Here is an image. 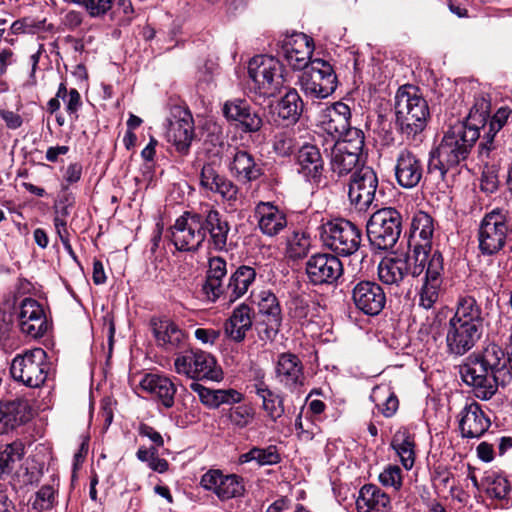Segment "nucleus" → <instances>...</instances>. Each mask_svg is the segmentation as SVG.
<instances>
[{"label":"nucleus","instance_id":"nucleus-38","mask_svg":"<svg viewBox=\"0 0 512 512\" xmlns=\"http://www.w3.org/2000/svg\"><path fill=\"white\" fill-rule=\"evenodd\" d=\"M141 388L153 395L165 408H171L174 405L176 386L170 378L158 375L147 374L140 382Z\"/></svg>","mask_w":512,"mask_h":512},{"label":"nucleus","instance_id":"nucleus-45","mask_svg":"<svg viewBox=\"0 0 512 512\" xmlns=\"http://www.w3.org/2000/svg\"><path fill=\"white\" fill-rule=\"evenodd\" d=\"M303 110V102L295 89H289L277 105L280 118L288 124L298 121Z\"/></svg>","mask_w":512,"mask_h":512},{"label":"nucleus","instance_id":"nucleus-15","mask_svg":"<svg viewBox=\"0 0 512 512\" xmlns=\"http://www.w3.org/2000/svg\"><path fill=\"white\" fill-rule=\"evenodd\" d=\"M444 263L439 251H434L424 266V280L418 291L419 306L429 310L438 301L443 283Z\"/></svg>","mask_w":512,"mask_h":512},{"label":"nucleus","instance_id":"nucleus-21","mask_svg":"<svg viewBox=\"0 0 512 512\" xmlns=\"http://www.w3.org/2000/svg\"><path fill=\"white\" fill-rule=\"evenodd\" d=\"M314 46L312 39L303 33H294L282 41L281 54L294 70H303L310 64Z\"/></svg>","mask_w":512,"mask_h":512},{"label":"nucleus","instance_id":"nucleus-53","mask_svg":"<svg viewBox=\"0 0 512 512\" xmlns=\"http://www.w3.org/2000/svg\"><path fill=\"white\" fill-rule=\"evenodd\" d=\"M255 411L252 406L243 404L230 409L229 420L238 427L244 428L248 426L254 419Z\"/></svg>","mask_w":512,"mask_h":512},{"label":"nucleus","instance_id":"nucleus-42","mask_svg":"<svg viewBox=\"0 0 512 512\" xmlns=\"http://www.w3.org/2000/svg\"><path fill=\"white\" fill-rule=\"evenodd\" d=\"M252 302L257 305L259 313L266 316L272 327L280 326L282 321L281 307L274 293L270 290H261L257 294L251 293Z\"/></svg>","mask_w":512,"mask_h":512},{"label":"nucleus","instance_id":"nucleus-46","mask_svg":"<svg viewBox=\"0 0 512 512\" xmlns=\"http://www.w3.org/2000/svg\"><path fill=\"white\" fill-rule=\"evenodd\" d=\"M491 109L490 99L485 95H477L474 98L473 106L464 121H458L463 123L469 128H475L480 132V127L486 126V120L489 119Z\"/></svg>","mask_w":512,"mask_h":512},{"label":"nucleus","instance_id":"nucleus-64","mask_svg":"<svg viewBox=\"0 0 512 512\" xmlns=\"http://www.w3.org/2000/svg\"><path fill=\"white\" fill-rule=\"evenodd\" d=\"M292 307H291V315L301 321L303 319H306L309 317V314H310V307H309V304L304 301L303 299H295L293 302H292Z\"/></svg>","mask_w":512,"mask_h":512},{"label":"nucleus","instance_id":"nucleus-48","mask_svg":"<svg viewBox=\"0 0 512 512\" xmlns=\"http://www.w3.org/2000/svg\"><path fill=\"white\" fill-rule=\"evenodd\" d=\"M385 417H391L398 409V399L395 394L386 386H377L370 396Z\"/></svg>","mask_w":512,"mask_h":512},{"label":"nucleus","instance_id":"nucleus-24","mask_svg":"<svg viewBox=\"0 0 512 512\" xmlns=\"http://www.w3.org/2000/svg\"><path fill=\"white\" fill-rule=\"evenodd\" d=\"M18 320L21 331L32 338L43 336L48 328L42 306L32 298L22 301Z\"/></svg>","mask_w":512,"mask_h":512},{"label":"nucleus","instance_id":"nucleus-12","mask_svg":"<svg viewBox=\"0 0 512 512\" xmlns=\"http://www.w3.org/2000/svg\"><path fill=\"white\" fill-rule=\"evenodd\" d=\"M364 147L361 130H351L347 137L336 141L330 155V167L338 177L346 176L356 169Z\"/></svg>","mask_w":512,"mask_h":512},{"label":"nucleus","instance_id":"nucleus-60","mask_svg":"<svg viewBox=\"0 0 512 512\" xmlns=\"http://www.w3.org/2000/svg\"><path fill=\"white\" fill-rule=\"evenodd\" d=\"M512 115V109L508 106H501L497 109L494 115L488 120L492 124V130H501L507 123Z\"/></svg>","mask_w":512,"mask_h":512},{"label":"nucleus","instance_id":"nucleus-26","mask_svg":"<svg viewBox=\"0 0 512 512\" xmlns=\"http://www.w3.org/2000/svg\"><path fill=\"white\" fill-rule=\"evenodd\" d=\"M202 226L208 244L218 251H226L230 225L226 218L216 209H209L202 214Z\"/></svg>","mask_w":512,"mask_h":512},{"label":"nucleus","instance_id":"nucleus-9","mask_svg":"<svg viewBox=\"0 0 512 512\" xmlns=\"http://www.w3.org/2000/svg\"><path fill=\"white\" fill-rule=\"evenodd\" d=\"M175 371L192 380L223 379V371L213 355L202 350H189L178 355L174 360Z\"/></svg>","mask_w":512,"mask_h":512},{"label":"nucleus","instance_id":"nucleus-1","mask_svg":"<svg viewBox=\"0 0 512 512\" xmlns=\"http://www.w3.org/2000/svg\"><path fill=\"white\" fill-rule=\"evenodd\" d=\"M462 380L473 388L474 395L481 400L491 399L499 386L511 382L506 369L504 350L497 344H489L484 350L472 354L460 368Z\"/></svg>","mask_w":512,"mask_h":512},{"label":"nucleus","instance_id":"nucleus-3","mask_svg":"<svg viewBox=\"0 0 512 512\" xmlns=\"http://www.w3.org/2000/svg\"><path fill=\"white\" fill-rule=\"evenodd\" d=\"M395 115L401 133L414 137L426 126L429 117L427 101L414 86L404 85L395 95Z\"/></svg>","mask_w":512,"mask_h":512},{"label":"nucleus","instance_id":"nucleus-59","mask_svg":"<svg viewBox=\"0 0 512 512\" xmlns=\"http://www.w3.org/2000/svg\"><path fill=\"white\" fill-rule=\"evenodd\" d=\"M54 226L56 229V233L59 236V238L64 246V249L70 255H74V251H73V248H72V246L70 244V240H69V232L67 230L66 221L57 216L54 218Z\"/></svg>","mask_w":512,"mask_h":512},{"label":"nucleus","instance_id":"nucleus-31","mask_svg":"<svg viewBox=\"0 0 512 512\" xmlns=\"http://www.w3.org/2000/svg\"><path fill=\"white\" fill-rule=\"evenodd\" d=\"M223 114L229 121L238 122L244 132H258L263 125L262 117L245 100L227 101L223 106Z\"/></svg>","mask_w":512,"mask_h":512},{"label":"nucleus","instance_id":"nucleus-44","mask_svg":"<svg viewBox=\"0 0 512 512\" xmlns=\"http://www.w3.org/2000/svg\"><path fill=\"white\" fill-rule=\"evenodd\" d=\"M255 393L262 399V407L268 417L276 421L284 414L283 400L261 380L254 384Z\"/></svg>","mask_w":512,"mask_h":512},{"label":"nucleus","instance_id":"nucleus-17","mask_svg":"<svg viewBox=\"0 0 512 512\" xmlns=\"http://www.w3.org/2000/svg\"><path fill=\"white\" fill-rule=\"evenodd\" d=\"M194 136V125L191 113L180 106L171 110V119L166 132L167 140L176 150L186 154Z\"/></svg>","mask_w":512,"mask_h":512},{"label":"nucleus","instance_id":"nucleus-19","mask_svg":"<svg viewBox=\"0 0 512 512\" xmlns=\"http://www.w3.org/2000/svg\"><path fill=\"white\" fill-rule=\"evenodd\" d=\"M394 174L397 184L404 189L419 185L424 175L422 159L409 149H401L395 158Z\"/></svg>","mask_w":512,"mask_h":512},{"label":"nucleus","instance_id":"nucleus-13","mask_svg":"<svg viewBox=\"0 0 512 512\" xmlns=\"http://www.w3.org/2000/svg\"><path fill=\"white\" fill-rule=\"evenodd\" d=\"M171 240L179 251H197L205 241L202 214L185 212L171 227Z\"/></svg>","mask_w":512,"mask_h":512},{"label":"nucleus","instance_id":"nucleus-32","mask_svg":"<svg viewBox=\"0 0 512 512\" xmlns=\"http://www.w3.org/2000/svg\"><path fill=\"white\" fill-rule=\"evenodd\" d=\"M31 407L25 399L0 402V434L8 433L31 418Z\"/></svg>","mask_w":512,"mask_h":512},{"label":"nucleus","instance_id":"nucleus-36","mask_svg":"<svg viewBox=\"0 0 512 512\" xmlns=\"http://www.w3.org/2000/svg\"><path fill=\"white\" fill-rule=\"evenodd\" d=\"M190 389L198 395L200 402L210 409H216L223 404L240 403L243 399V395L235 389H210L198 382H192Z\"/></svg>","mask_w":512,"mask_h":512},{"label":"nucleus","instance_id":"nucleus-61","mask_svg":"<svg viewBox=\"0 0 512 512\" xmlns=\"http://www.w3.org/2000/svg\"><path fill=\"white\" fill-rule=\"evenodd\" d=\"M64 102L66 111L73 120H76L78 118L77 112L82 105L80 93L76 89H70L68 98Z\"/></svg>","mask_w":512,"mask_h":512},{"label":"nucleus","instance_id":"nucleus-20","mask_svg":"<svg viewBox=\"0 0 512 512\" xmlns=\"http://www.w3.org/2000/svg\"><path fill=\"white\" fill-rule=\"evenodd\" d=\"M483 330L449 320L446 328L447 352L462 356L470 351L481 338Z\"/></svg>","mask_w":512,"mask_h":512},{"label":"nucleus","instance_id":"nucleus-58","mask_svg":"<svg viewBox=\"0 0 512 512\" xmlns=\"http://www.w3.org/2000/svg\"><path fill=\"white\" fill-rule=\"evenodd\" d=\"M273 149L279 156H289L294 150V139L285 133H278L273 141Z\"/></svg>","mask_w":512,"mask_h":512},{"label":"nucleus","instance_id":"nucleus-6","mask_svg":"<svg viewBox=\"0 0 512 512\" xmlns=\"http://www.w3.org/2000/svg\"><path fill=\"white\" fill-rule=\"evenodd\" d=\"M248 74L260 95L274 97L286 82L281 62L268 55H257L248 64Z\"/></svg>","mask_w":512,"mask_h":512},{"label":"nucleus","instance_id":"nucleus-25","mask_svg":"<svg viewBox=\"0 0 512 512\" xmlns=\"http://www.w3.org/2000/svg\"><path fill=\"white\" fill-rule=\"evenodd\" d=\"M351 111L347 104L336 102L330 107L324 109L319 117L320 127L332 137H340L347 134L351 130L350 127Z\"/></svg>","mask_w":512,"mask_h":512},{"label":"nucleus","instance_id":"nucleus-10","mask_svg":"<svg viewBox=\"0 0 512 512\" xmlns=\"http://www.w3.org/2000/svg\"><path fill=\"white\" fill-rule=\"evenodd\" d=\"M299 78L300 86L305 95L324 99L337 88V76L333 67L325 60L314 59L303 69Z\"/></svg>","mask_w":512,"mask_h":512},{"label":"nucleus","instance_id":"nucleus-27","mask_svg":"<svg viewBox=\"0 0 512 512\" xmlns=\"http://www.w3.org/2000/svg\"><path fill=\"white\" fill-rule=\"evenodd\" d=\"M490 425L489 417L477 402L467 403L460 412L459 429L463 438H480Z\"/></svg>","mask_w":512,"mask_h":512},{"label":"nucleus","instance_id":"nucleus-11","mask_svg":"<svg viewBox=\"0 0 512 512\" xmlns=\"http://www.w3.org/2000/svg\"><path fill=\"white\" fill-rule=\"evenodd\" d=\"M434 220L426 212H417L411 223V239L413 241L412 276L418 277L423 273L425 263L433 254L432 238L434 235Z\"/></svg>","mask_w":512,"mask_h":512},{"label":"nucleus","instance_id":"nucleus-29","mask_svg":"<svg viewBox=\"0 0 512 512\" xmlns=\"http://www.w3.org/2000/svg\"><path fill=\"white\" fill-rule=\"evenodd\" d=\"M277 381L294 392L304 383L303 365L298 356L292 353H282L278 356L275 366Z\"/></svg>","mask_w":512,"mask_h":512},{"label":"nucleus","instance_id":"nucleus-14","mask_svg":"<svg viewBox=\"0 0 512 512\" xmlns=\"http://www.w3.org/2000/svg\"><path fill=\"white\" fill-rule=\"evenodd\" d=\"M378 188L376 172L368 166H362L353 172L348 189V198L359 211H366L375 200Z\"/></svg>","mask_w":512,"mask_h":512},{"label":"nucleus","instance_id":"nucleus-56","mask_svg":"<svg viewBox=\"0 0 512 512\" xmlns=\"http://www.w3.org/2000/svg\"><path fill=\"white\" fill-rule=\"evenodd\" d=\"M56 502V490L51 485L42 486L35 495L33 507L37 510H49Z\"/></svg>","mask_w":512,"mask_h":512},{"label":"nucleus","instance_id":"nucleus-54","mask_svg":"<svg viewBox=\"0 0 512 512\" xmlns=\"http://www.w3.org/2000/svg\"><path fill=\"white\" fill-rule=\"evenodd\" d=\"M480 130H483L482 141L479 145L480 154L488 157L490 152L500 144L498 137L500 131L496 130V128L492 130V124L488 120H486V126L480 127Z\"/></svg>","mask_w":512,"mask_h":512},{"label":"nucleus","instance_id":"nucleus-35","mask_svg":"<svg viewBox=\"0 0 512 512\" xmlns=\"http://www.w3.org/2000/svg\"><path fill=\"white\" fill-rule=\"evenodd\" d=\"M226 274L227 263L225 259L222 257H212L209 259L206 280L202 287V291L208 301L216 302L224 294L225 286L222 280Z\"/></svg>","mask_w":512,"mask_h":512},{"label":"nucleus","instance_id":"nucleus-23","mask_svg":"<svg viewBox=\"0 0 512 512\" xmlns=\"http://www.w3.org/2000/svg\"><path fill=\"white\" fill-rule=\"evenodd\" d=\"M257 228L266 237L274 238L287 227L288 220L285 212L273 202L260 201L254 209Z\"/></svg>","mask_w":512,"mask_h":512},{"label":"nucleus","instance_id":"nucleus-33","mask_svg":"<svg viewBox=\"0 0 512 512\" xmlns=\"http://www.w3.org/2000/svg\"><path fill=\"white\" fill-rule=\"evenodd\" d=\"M412 269L410 257L406 254L386 257L378 265V277L386 285L398 286L405 276L408 274L412 275Z\"/></svg>","mask_w":512,"mask_h":512},{"label":"nucleus","instance_id":"nucleus-63","mask_svg":"<svg viewBox=\"0 0 512 512\" xmlns=\"http://www.w3.org/2000/svg\"><path fill=\"white\" fill-rule=\"evenodd\" d=\"M218 175L219 173L212 164H204L200 173V185L202 188L207 190Z\"/></svg>","mask_w":512,"mask_h":512},{"label":"nucleus","instance_id":"nucleus-50","mask_svg":"<svg viewBox=\"0 0 512 512\" xmlns=\"http://www.w3.org/2000/svg\"><path fill=\"white\" fill-rule=\"evenodd\" d=\"M286 242V256L289 259L298 260L308 254L310 239L304 232L293 231Z\"/></svg>","mask_w":512,"mask_h":512},{"label":"nucleus","instance_id":"nucleus-2","mask_svg":"<svg viewBox=\"0 0 512 512\" xmlns=\"http://www.w3.org/2000/svg\"><path fill=\"white\" fill-rule=\"evenodd\" d=\"M479 137L478 130L463 123L450 125L439 146L430 152L428 176L435 181L444 180L449 169L459 166L467 159Z\"/></svg>","mask_w":512,"mask_h":512},{"label":"nucleus","instance_id":"nucleus-18","mask_svg":"<svg viewBox=\"0 0 512 512\" xmlns=\"http://www.w3.org/2000/svg\"><path fill=\"white\" fill-rule=\"evenodd\" d=\"M306 273L314 285L332 284L342 275L343 265L337 256L319 253L308 259Z\"/></svg>","mask_w":512,"mask_h":512},{"label":"nucleus","instance_id":"nucleus-34","mask_svg":"<svg viewBox=\"0 0 512 512\" xmlns=\"http://www.w3.org/2000/svg\"><path fill=\"white\" fill-rule=\"evenodd\" d=\"M257 272L255 268L248 265H241L230 275L225 286L224 294L221 297L232 303L246 295L256 281Z\"/></svg>","mask_w":512,"mask_h":512},{"label":"nucleus","instance_id":"nucleus-43","mask_svg":"<svg viewBox=\"0 0 512 512\" xmlns=\"http://www.w3.org/2000/svg\"><path fill=\"white\" fill-rule=\"evenodd\" d=\"M391 445L405 469H411L415 462L414 436L407 429H400L394 434Z\"/></svg>","mask_w":512,"mask_h":512},{"label":"nucleus","instance_id":"nucleus-22","mask_svg":"<svg viewBox=\"0 0 512 512\" xmlns=\"http://www.w3.org/2000/svg\"><path fill=\"white\" fill-rule=\"evenodd\" d=\"M200 484L205 490L213 491L220 500L239 497L244 492V484L239 476L225 475L216 469L206 472L202 476Z\"/></svg>","mask_w":512,"mask_h":512},{"label":"nucleus","instance_id":"nucleus-37","mask_svg":"<svg viewBox=\"0 0 512 512\" xmlns=\"http://www.w3.org/2000/svg\"><path fill=\"white\" fill-rule=\"evenodd\" d=\"M356 509L357 512H390L391 500L377 485L365 484L359 490Z\"/></svg>","mask_w":512,"mask_h":512},{"label":"nucleus","instance_id":"nucleus-51","mask_svg":"<svg viewBox=\"0 0 512 512\" xmlns=\"http://www.w3.org/2000/svg\"><path fill=\"white\" fill-rule=\"evenodd\" d=\"M136 455L141 462L147 463L148 467L153 471L164 473L168 470L169 464L167 460L159 458L156 447H140Z\"/></svg>","mask_w":512,"mask_h":512},{"label":"nucleus","instance_id":"nucleus-7","mask_svg":"<svg viewBox=\"0 0 512 512\" xmlns=\"http://www.w3.org/2000/svg\"><path fill=\"white\" fill-rule=\"evenodd\" d=\"M320 229L323 244L339 255L350 256L360 248L361 229L346 219L329 220L323 223Z\"/></svg>","mask_w":512,"mask_h":512},{"label":"nucleus","instance_id":"nucleus-16","mask_svg":"<svg viewBox=\"0 0 512 512\" xmlns=\"http://www.w3.org/2000/svg\"><path fill=\"white\" fill-rule=\"evenodd\" d=\"M351 294L356 309L368 316L380 314L386 305V294L381 285L374 281L357 282Z\"/></svg>","mask_w":512,"mask_h":512},{"label":"nucleus","instance_id":"nucleus-4","mask_svg":"<svg viewBox=\"0 0 512 512\" xmlns=\"http://www.w3.org/2000/svg\"><path fill=\"white\" fill-rule=\"evenodd\" d=\"M512 227L507 212L493 209L481 219L478 232V248L482 255L493 256L503 250Z\"/></svg>","mask_w":512,"mask_h":512},{"label":"nucleus","instance_id":"nucleus-52","mask_svg":"<svg viewBox=\"0 0 512 512\" xmlns=\"http://www.w3.org/2000/svg\"><path fill=\"white\" fill-rule=\"evenodd\" d=\"M486 482V492L490 497L502 500L509 495L511 486L505 477L501 475L488 476Z\"/></svg>","mask_w":512,"mask_h":512},{"label":"nucleus","instance_id":"nucleus-39","mask_svg":"<svg viewBox=\"0 0 512 512\" xmlns=\"http://www.w3.org/2000/svg\"><path fill=\"white\" fill-rule=\"evenodd\" d=\"M230 171L241 182L257 180L263 173L254 156L245 150H237L230 164Z\"/></svg>","mask_w":512,"mask_h":512},{"label":"nucleus","instance_id":"nucleus-55","mask_svg":"<svg viewBox=\"0 0 512 512\" xmlns=\"http://www.w3.org/2000/svg\"><path fill=\"white\" fill-rule=\"evenodd\" d=\"M73 4L83 7L91 17L105 15L112 7V0H70Z\"/></svg>","mask_w":512,"mask_h":512},{"label":"nucleus","instance_id":"nucleus-5","mask_svg":"<svg viewBox=\"0 0 512 512\" xmlns=\"http://www.w3.org/2000/svg\"><path fill=\"white\" fill-rule=\"evenodd\" d=\"M402 230L401 214L392 207L378 209L366 225L371 246L377 250H388L395 246Z\"/></svg>","mask_w":512,"mask_h":512},{"label":"nucleus","instance_id":"nucleus-47","mask_svg":"<svg viewBox=\"0 0 512 512\" xmlns=\"http://www.w3.org/2000/svg\"><path fill=\"white\" fill-rule=\"evenodd\" d=\"M23 456V446L19 442L6 445L0 450V478L9 476Z\"/></svg>","mask_w":512,"mask_h":512},{"label":"nucleus","instance_id":"nucleus-49","mask_svg":"<svg viewBox=\"0 0 512 512\" xmlns=\"http://www.w3.org/2000/svg\"><path fill=\"white\" fill-rule=\"evenodd\" d=\"M241 463L255 461L258 465H274L280 462V455L275 446L266 448L254 447L239 458Z\"/></svg>","mask_w":512,"mask_h":512},{"label":"nucleus","instance_id":"nucleus-28","mask_svg":"<svg viewBox=\"0 0 512 512\" xmlns=\"http://www.w3.org/2000/svg\"><path fill=\"white\" fill-rule=\"evenodd\" d=\"M253 319L254 311L249 305L245 303L238 305L224 322L225 337L236 344L244 342L247 333L252 329Z\"/></svg>","mask_w":512,"mask_h":512},{"label":"nucleus","instance_id":"nucleus-41","mask_svg":"<svg viewBox=\"0 0 512 512\" xmlns=\"http://www.w3.org/2000/svg\"><path fill=\"white\" fill-rule=\"evenodd\" d=\"M297 163L307 179L316 180L322 174L324 162L315 145H303L297 153Z\"/></svg>","mask_w":512,"mask_h":512},{"label":"nucleus","instance_id":"nucleus-57","mask_svg":"<svg viewBox=\"0 0 512 512\" xmlns=\"http://www.w3.org/2000/svg\"><path fill=\"white\" fill-rule=\"evenodd\" d=\"M379 481L383 486L399 490L402 486V471L396 465H390L379 474Z\"/></svg>","mask_w":512,"mask_h":512},{"label":"nucleus","instance_id":"nucleus-30","mask_svg":"<svg viewBox=\"0 0 512 512\" xmlns=\"http://www.w3.org/2000/svg\"><path fill=\"white\" fill-rule=\"evenodd\" d=\"M153 334L159 347L167 352H175L187 345V334L170 319L153 322Z\"/></svg>","mask_w":512,"mask_h":512},{"label":"nucleus","instance_id":"nucleus-62","mask_svg":"<svg viewBox=\"0 0 512 512\" xmlns=\"http://www.w3.org/2000/svg\"><path fill=\"white\" fill-rule=\"evenodd\" d=\"M216 193L219 194L224 200L236 201L238 195V187L232 181L225 178V180L221 182L220 188Z\"/></svg>","mask_w":512,"mask_h":512},{"label":"nucleus","instance_id":"nucleus-8","mask_svg":"<svg viewBox=\"0 0 512 512\" xmlns=\"http://www.w3.org/2000/svg\"><path fill=\"white\" fill-rule=\"evenodd\" d=\"M50 364L42 348H34L22 355H17L10 367L12 377L27 387L42 386L49 374Z\"/></svg>","mask_w":512,"mask_h":512},{"label":"nucleus","instance_id":"nucleus-40","mask_svg":"<svg viewBox=\"0 0 512 512\" xmlns=\"http://www.w3.org/2000/svg\"><path fill=\"white\" fill-rule=\"evenodd\" d=\"M450 320L483 330L484 318L482 309L472 296L459 298L456 312Z\"/></svg>","mask_w":512,"mask_h":512}]
</instances>
